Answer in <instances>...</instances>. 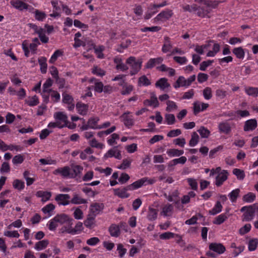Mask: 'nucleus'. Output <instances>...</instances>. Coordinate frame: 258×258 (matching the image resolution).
I'll return each mask as SVG.
<instances>
[{"label": "nucleus", "mask_w": 258, "mask_h": 258, "mask_svg": "<svg viewBox=\"0 0 258 258\" xmlns=\"http://www.w3.org/2000/svg\"><path fill=\"white\" fill-rule=\"evenodd\" d=\"M53 117L55 120V122H50L47 127L49 128H54L57 127L62 128L67 126L69 123L68 117L67 115L63 112H56L53 114Z\"/></svg>", "instance_id": "nucleus-1"}, {"label": "nucleus", "mask_w": 258, "mask_h": 258, "mask_svg": "<svg viewBox=\"0 0 258 258\" xmlns=\"http://www.w3.org/2000/svg\"><path fill=\"white\" fill-rule=\"evenodd\" d=\"M126 63L131 68L130 74L134 76L141 69L143 63L142 58H136L135 56H130L126 60Z\"/></svg>", "instance_id": "nucleus-2"}, {"label": "nucleus", "mask_w": 258, "mask_h": 258, "mask_svg": "<svg viewBox=\"0 0 258 258\" xmlns=\"http://www.w3.org/2000/svg\"><path fill=\"white\" fill-rule=\"evenodd\" d=\"M155 182L153 178L147 180V178H141L127 186V189L130 190H134L141 187L143 185L152 184Z\"/></svg>", "instance_id": "nucleus-3"}, {"label": "nucleus", "mask_w": 258, "mask_h": 258, "mask_svg": "<svg viewBox=\"0 0 258 258\" xmlns=\"http://www.w3.org/2000/svg\"><path fill=\"white\" fill-rule=\"evenodd\" d=\"M173 15V13L171 10L166 9L158 14L156 17L154 18V20L155 22H164L169 20L172 17Z\"/></svg>", "instance_id": "nucleus-4"}, {"label": "nucleus", "mask_w": 258, "mask_h": 258, "mask_svg": "<svg viewBox=\"0 0 258 258\" xmlns=\"http://www.w3.org/2000/svg\"><path fill=\"white\" fill-rule=\"evenodd\" d=\"M114 157L117 159H121V155L120 151L117 149L116 147H113L110 149L105 153L103 156V159L106 160L108 158Z\"/></svg>", "instance_id": "nucleus-5"}, {"label": "nucleus", "mask_w": 258, "mask_h": 258, "mask_svg": "<svg viewBox=\"0 0 258 258\" xmlns=\"http://www.w3.org/2000/svg\"><path fill=\"white\" fill-rule=\"evenodd\" d=\"M218 128L220 133L225 135L229 134L232 130L231 126L228 120L220 122L218 124Z\"/></svg>", "instance_id": "nucleus-6"}, {"label": "nucleus", "mask_w": 258, "mask_h": 258, "mask_svg": "<svg viewBox=\"0 0 258 258\" xmlns=\"http://www.w3.org/2000/svg\"><path fill=\"white\" fill-rule=\"evenodd\" d=\"M54 220L60 224L67 223L69 225H72L73 224V221H74L72 218H69L67 215L60 214L57 215L54 217Z\"/></svg>", "instance_id": "nucleus-7"}, {"label": "nucleus", "mask_w": 258, "mask_h": 258, "mask_svg": "<svg viewBox=\"0 0 258 258\" xmlns=\"http://www.w3.org/2000/svg\"><path fill=\"white\" fill-rule=\"evenodd\" d=\"M83 229V223L78 222L74 228H72V225H69L68 226H64L61 228L62 232H66L68 233L75 234L78 231H82Z\"/></svg>", "instance_id": "nucleus-8"}, {"label": "nucleus", "mask_w": 258, "mask_h": 258, "mask_svg": "<svg viewBox=\"0 0 258 258\" xmlns=\"http://www.w3.org/2000/svg\"><path fill=\"white\" fill-rule=\"evenodd\" d=\"M216 175V177H228L229 175V172L227 170H222L221 168L219 167L216 169H212L210 171V176Z\"/></svg>", "instance_id": "nucleus-9"}, {"label": "nucleus", "mask_w": 258, "mask_h": 258, "mask_svg": "<svg viewBox=\"0 0 258 258\" xmlns=\"http://www.w3.org/2000/svg\"><path fill=\"white\" fill-rule=\"evenodd\" d=\"M257 126V121L255 119H250L246 120L243 126V130L245 132L252 131Z\"/></svg>", "instance_id": "nucleus-10"}, {"label": "nucleus", "mask_w": 258, "mask_h": 258, "mask_svg": "<svg viewBox=\"0 0 258 258\" xmlns=\"http://www.w3.org/2000/svg\"><path fill=\"white\" fill-rule=\"evenodd\" d=\"M209 249L218 254H222L226 250L225 247L220 243H211L209 245Z\"/></svg>", "instance_id": "nucleus-11"}, {"label": "nucleus", "mask_w": 258, "mask_h": 258, "mask_svg": "<svg viewBox=\"0 0 258 258\" xmlns=\"http://www.w3.org/2000/svg\"><path fill=\"white\" fill-rule=\"evenodd\" d=\"M143 104L146 106H152L157 108L159 105V101L155 94L151 95L150 99H146L144 101Z\"/></svg>", "instance_id": "nucleus-12"}, {"label": "nucleus", "mask_w": 258, "mask_h": 258, "mask_svg": "<svg viewBox=\"0 0 258 258\" xmlns=\"http://www.w3.org/2000/svg\"><path fill=\"white\" fill-rule=\"evenodd\" d=\"M155 6H156V4H151L150 5L144 16V19L145 20L150 19L153 15L158 12L159 10L157 8L154 7Z\"/></svg>", "instance_id": "nucleus-13"}, {"label": "nucleus", "mask_w": 258, "mask_h": 258, "mask_svg": "<svg viewBox=\"0 0 258 258\" xmlns=\"http://www.w3.org/2000/svg\"><path fill=\"white\" fill-rule=\"evenodd\" d=\"M54 174H60L63 177H67L71 175V169L68 166H64L62 168H58L55 169L53 172Z\"/></svg>", "instance_id": "nucleus-14"}, {"label": "nucleus", "mask_w": 258, "mask_h": 258, "mask_svg": "<svg viewBox=\"0 0 258 258\" xmlns=\"http://www.w3.org/2000/svg\"><path fill=\"white\" fill-rule=\"evenodd\" d=\"M172 48V44L170 38L168 36L164 37V44L162 47V51L165 53L168 52H171Z\"/></svg>", "instance_id": "nucleus-15"}, {"label": "nucleus", "mask_w": 258, "mask_h": 258, "mask_svg": "<svg viewBox=\"0 0 258 258\" xmlns=\"http://www.w3.org/2000/svg\"><path fill=\"white\" fill-rule=\"evenodd\" d=\"M70 197L68 194H59L56 196L55 200L58 203L59 205H67L70 202L68 200Z\"/></svg>", "instance_id": "nucleus-16"}, {"label": "nucleus", "mask_w": 258, "mask_h": 258, "mask_svg": "<svg viewBox=\"0 0 258 258\" xmlns=\"http://www.w3.org/2000/svg\"><path fill=\"white\" fill-rule=\"evenodd\" d=\"M170 85L168 82V80L166 78H162L159 79L155 83V87L159 88L162 90H164L166 88L170 87Z\"/></svg>", "instance_id": "nucleus-17"}, {"label": "nucleus", "mask_w": 258, "mask_h": 258, "mask_svg": "<svg viewBox=\"0 0 258 258\" xmlns=\"http://www.w3.org/2000/svg\"><path fill=\"white\" fill-rule=\"evenodd\" d=\"M130 113V112L124 113L121 117L123 118V122L125 126L130 128L134 124V119L128 116L127 114Z\"/></svg>", "instance_id": "nucleus-18"}, {"label": "nucleus", "mask_w": 258, "mask_h": 258, "mask_svg": "<svg viewBox=\"0 0 258 258\" xmlns=\"http://www.w3.org/2000/svg\"><path fill=\"white\" fill-rule=\"evenodd\" d=\"M11 4L14 8L20 11L27 10L29 7V5L22 2L21 0H16L15 2H11Z\"/></svg>", "instance_id": "nucleus-19"}, {"label": "nucleus", "mask_w": 258, "mask_h": 258, "mask_svg": "<svg viewBox=\"0 0 258 258\" xmlns=\"http://www.w3.org/2000/svg\"><path fill=\"white\" fill-rule=\"evenodd\" d=\"M93 48L94 50V52L97 55V57L99 59H103L104 58V55L103 51L105 50V47L103 45H99L96 46L94 43L92 44Z\"/></svg>", "instance_id": "nucleus-20"}, {"label": "nucleus", "mask_w": 258, "mask_h": 258, "mask_svg": "<svg viewBox=\"0 0 258 258\" xmlns=\"http://www.w3.org/2000/svg\"><path fill=\"white\" fill-rule=\"evenodd\" d=\"M88 105L82 102H78L76 104V108L78 113L82 115H86L88 111Z\"/></svg>", "instance_id": "nucleus-21"}, {"label": "nucleus", "mask_w": 258, "mask_h": 258, "mask_svg": "<svg viewBox=\"0 0 258 258\" xmlns=\"http://www.w3.org/2000/svg\"><path fill=\"white\" fill-rule=\"evenodd\" d=\"M104 208V205L103 204H99L94 203L91 205V211L93 214V215L96 216Z\"/></svg>", "instance_id": "nucleus-22"}, {"label": "nucleus", "mask_w": 258, "mask_h": 258, "mask_svg": "<svg viewBox=\"0 0 258 258\" xmlns=\"http://www.w3.org/2000/svg\"><path fill=\"white\" fill-rule=\"evenodd\" d=\"M108 231L112 237H117L120 234L119 227L116 224H111L109 227Z\"/></svg>", "instance_id": "nucleus-23"}, {"label": "nucleus", "mask_w": 258, "mask_h": 258, "mask_svg": "<svg viewBox=\"0 0 258 258\" xmlns=\"http://www.w3.org/2000/svg\"><path fill=\"white\" fill-rule=\"evenodd\" d=\"M211 11V9L207 8L204 5L203 6H199L197 12V15L200 17L204 18L207 16Z\"/></svg>", "instance_id": "nucleus-24"}, {"label": "nucleus", "mask_w": 258, "mask_h": 258, "mask_svg": "<svg viewBox=\"0 0 258 258\" xmlns=\"http://www.w3.org/2000/svg\"><path fill=\"white\" fill-rule=\"evenodd\" d=\"M232 53L238 59L242 60L244 58L245 51L242 47H235L232 50Z\"/></svg>", "instance_id": "nucleus-25"}, {"label": "nucleus", "mask_w": 258, "mask_h": 258, "mask_svg": "<svg viewBox=\"0 0 258 258\" xmlns=\"http://www.w3.org/2000/svg\"><path fill=\"white\" fill-rule=\"evenodd\" d=\"M36 196L38 197L41 198V201L44 203L48 201L50 199L51 197V193L49 191L39 190L36 192Z\"/></svg>", "instance_id": "nucleus-26"}, {"label": "nucleus", "mask_w": 258, "mask_h": 258, "mask_svg": "<svg viewBox=\"0 0 258 258\" xmlns=\"http://www.w3.org/2000/svg\"><path fill=\"white\" fill-rule=\"evenodd\" d=\"M47 59L45 57L41 56L38 58V63L40 67V71L42 74H45L47 72Z\"/></svg>", "instance_id": "nucleus-27"}, {"label": "nucleus", "mask_w": 258, "mask_h": 258, "mask_svg": "<svg viewBox=\"0 0 258 258\" xmlns=\"http://www.w3.org/2000/svg\"><path fill=\"white\" fill-rule=\"evenodd\" d=\"M151 84V81L146 75H143L139 78L138 81V86L139 87L148 86Z\"/></svg>", "instance_id": "nucleus-28"}, {"label": "nucleus", "mask_w": 258, "mask_h": 258, "mask_svg": "<svg viewBox=\"0 0 258 258\" xmlns=\"http://www.w3.org/2000/svg\"><path fill=\"white\" fill-rule=\"evenodd\" d=\"M186 84L185 78L183 76H179L173 86L175 89H177L181 87H187Z\"/></svg>", "instance_id": "nucleus-29"}, {"label": "nucleus", "mask_w": 258, "mask_h": 258, "mask_svg": "<svg viewBox=\"0 0 258 258\" xmlns=\"http://www.w3.org/2000/svg\"><path fill=\"white\" fill-rule=\"evenodd\" d=\"M166 153L170 157H178L183 154L184 151L182 150L177 149H170L167 150Z\"/></svg>", "instance_id": "nucleus-30"}, {"label": "nucleus", "mask_w": 258, "mask_h": 258, "mask_svg": "<svg viewBox=\"0 0 258 258\" xmlns=\"http://www.w3.org/2000/svg\"><path fill=\"white\" fill-rule=\"evenodd\" d=\"M71 169V174L72 176L74 175L75 177L79 175L80 173L82 172L83 168L82 166L79 165H71L70 167Z\"/></svg>", "instance_id": "nucleus-31"}, {"label": "nucleus", "mask_w": 258, "mask_h": 258, "mask_svg": "<svg viewBox=\"0 0 258 258\" xmlns=\"http://www.w3.org/2000/svg\"><path fill=\"white\" fill-rule=\"evenodd\" d=\"M255 212L251 206H249L247 208V210L244 214V219L245 221H248L252 219Z\"/></svg>", "instance_id": "nucleus-32"}, {"label": "nucleus", "mask_w": 258, "mask_h": 258, "mask_svg": "<svg viewBox=\"0 0 258 258\" xmlns=\"http://www.w3.org/2000/svg\"><path fill=\"white\" fill-rule=\"evenodd\" d=\"M70 203L73 204H86L87 203V201L82 198L79 195L75 194Z\"/></svg>", "instance_id": "nucleus-33"}, {"label": "nucleus", "mask_w": 258, "mask_h": 258, "mask_svg": "<svg viewBox=\"0 0 258 258\" xmlns=\"http://www.w3.org/2000/svg\"><path fill=\"white\" fill-rule=\"evenodd\" d=\"M158 210L149 207L147 215V218L150 221H154L157 219Z\"/></svg>", "instance_id": "nucleus-34"}, {"label": "nucleus", "mask_w": 258, "mask_h": 258, "mask_svg": "<svg viewBox=\"0 0 258 258\" xmlns=\"http://www.w3.org/2000/svg\"><path fill=\"white\" fill-rule=\"evenodd\" d=\"M99 121V118L98 117H93L90 118L88 122L89 123V125H90V128L91 129H99L98 125V122Z\"/></svg>", "instance_id": "nucleus-35"}, {"label": "nucleus", "mask_w": 258, "mask_h": 258, "mask_svg": "<svg viewBox=\"0 0 258 258\" xmlns=\"http://www.w3.org/2000/svg\"><path fill=\"white\" fill-rule=\"evenodd\" d=\"M173 210V206L171 204H167L163 207L161 214H163L164 216H169L171 214Z\"/></svg>", "instance_id": "nucleus-36"}, {"label": "nucleus", "mask_w": 258, "mask_h": 258, "mask_svg": "<svg viewBox=\"0 0 258 258\" xmlns=\"http://www.w3.org/2000/svg\"><path fill=\"white\" fill-rule=\"evenodd\" d=\"M25 103L29 106L32 107L38 105L39 103L38 97L34 95L32 97H29L28 99L25 100Z\"/></svg>", "instance_id": "nucleus-37"}, {"label": "nucleus", "mask_w": 258, "mask_h": 258, "mask_svg": "<svg viewBox=\"0 0 258 258\" xmlns=\"http://www.w3.org/2000/svg\"><path fill=\"white\" fill-rule=\"evenodd\" d=\"M95 217L93 215H89L87 219L84 221V225L89 228H92L95 224Z\"/></svg>", "instance_id": "nucleus-38"}, {"label": "nucleus", "mask_w": 258, "mask_h": 258, "mask_svg": "<svg viewBox=\"0 0 258 258\" xmlns=\"http://www.w3.org/2000/svg\"><path fill=\"white\" fill-rule=\"evenodd\" d=\"M48 244L49 241L48 240L39 241L36 243L35 245V248L37 250H41L45 248Z\"/></svg>", "instance_id": "nucleus-39"}, {"label": "nucleus", "mask_w": 258, "mask_h": 258, "mask_svg": "<svg viewBox=\"0 0 258 258\" xmlns=\"http://www.w3.org/2000/svg\"><path fill=\"white\" fill-rule=\"evenodd\" d=\"M34 14L35 19L39 21H43L46 17V15L44 12L37 9L35 10Z\"/></svg>", "instance_id": "nucleus-40"}, {"label": "nucleus", "mask_w": 258, "mask_h": 258, "mask_svg": "<svg viewBox=\"0 0 258 258\" xmlns=\"http://www.w3.org/2000/svg\"><path fill=\"white\" fill-rule=\"evenodd\" d=\"M92 73L98 77H103L105 75V71L98 66H94L92 69Z\"/></svg>", "instance_id": "nucleus-41"}, {"label": "nucleus", "mask_w": 258, "mask_h": 258, "mask_svg": "<svg viewBox=\"0 0 258 258\" xmlns=\"http://www.w3.org/2000/svg\"><path fill=\"white\" fill-rule=\"evenodd\" d=\"M167 107L166 110L168 112H171L177 109L178 107L175 102L171 100H167L166 102Z\"/></svg>", "instance_id": "nucleus-42"}, {"label": "nucleus", "mask_w": 258, "mask_h": 258, "mask_svg": "<svg viewBox=\"0 0 258 258\" xmlns=\"http://www.w3.org/2000/svg\"><path fill=\"white\" fill-rule=\"evenodd\" d=\"M52 80L50 78L47 79L43 85V93H47V94H49V88L52 86Z\"/></svg>", "instance_id": "nucleus-43"}, {"label": "nucleus", "mask_w": 258, "mask_h": 258, "mask_svg": "<svg viewBox=\"0 0 258 258\" xmlns=\"http://www.w3.org/2000/svg\"><path fill=\"white\" fill-rule=\"evenodd\" d=\"M127 189H128L127 188L126 189L123 188L122 189H114V194L121 198H127L129 196V194L126 192Z\"/></svg>", "instance_id": "nucleus-44"}, {"label": "nucleus", "mask_w": 258, "mask_h": 258, "mask_svg": "<svg viewBox=\"0 0 258 258\" xmlns=\"http://www.w3.org/2000/svg\"><path fill=\"white\" fill-rule=\"evenodd\" d=\"M63 54V51L60 49L55 50L51 55L49 62L50 63H53L57 59V58Z\"/></svg>", "instance_id": "nucleus-45"}, {"label": "nucleus", "mask_w": 258, "mask_h": 258, "mask_svg": "<svg viewBox=\"0 0 258 258\" xmlns=\"http://www.w3.org/2000/svg\"><path fill=\"white\" fill-rule=\"evenodd\" d=\"M246 93L253 97H257L258 95V88L249 87L245 89Z\"/></svg>", "instance_id": "nucleus-46"}, {"label": "nucleus", "mask_w": 258, "mask_h": 258, "mask_svg": "<svg viewBox=\"0 0 258 258\" xmlns=\"http://www.w3.org/2000/svg\"><path fill=\"white\" fill-rule=\"evenodd\" d=\"M199 136L196 133L194 132L191 135V138L189 142V145L190 147H195L199 142Z\"/></svg>", "instance_id": "nucleus-47"}, {"label": "nucleus", "mask_w": 258, "mask_h": 258, "mask_svg": "<svg viewBox=\"0 0 258 258\" xmlns=\"http://www.w3.org/2000/svg\"><path fill=\"white\" fill-rule=\"evenodd\" d=\"M198 132L203 138H207L210 135V131L203 126H201Z\"/></svg>", "instance_id": "nucleus-48"}, {"label": "nucleus", "mask_w": 258, "mask_h": 258, "mask_svg": "<svg viewBox=\"0 0 258 258\" xmlns=\"http://www.w3.org/2000/svg\"><path fill=\"white\" fill-rule=\"evenodd\" d=\"M161 29L160 26H152V27H145L141 28V31L142 32H146L147 31H150L152 32H158Z\"/></svg>", "instance_id": "nucleus-49"}, {"label": "nucleus", "mask_w": 258, "mask_h": 258, "mask_svg": "<svg viewBox=\"0 0 258 258\" xmlns=\"http://www.w3.org/2000/svg\"><path fill=\"white\" fill-rule=\"evenodd\" d=\"M222 209V206L219 201H217L214 208L209 211V213L211 215H215L220 213Z\"/></svg>", "instance_id": "nucleus-50"}, {"label": "nucleus", "mask_w": 258, "mask_h": 258, "mask_svg": "<svg viewBox=\"0 0 258 258\" xmlns=\"http://www.w3.org/2000/svg\"><path fill=\"white\" fill-rule=\"evenodd\" d=\"M49 93H51L50 96L54 102H58L59 101L60 96L57 91L53 90L52 89H49Z\"/></svg>", "instance_id": "nucleus-51"}, {"label": "nucleus", "mask_w": 258, "mask_h": 258, "mask_svg": "<svg viewBox=\"0 0 258 258\" xmlns=\"http://www.w3.org/2000/svg\"><path fill=\"white\" fill-rule=\"evenodd\" d=\"M39 162L40 164L43 165H52L56 163V161L55 160H53L50 158H41L39 159Z\"/></svg>", "instance_id": "nucleus-52"}, {"label": "nucleus", "mask_w": 258, "mask_h": 258, "mask_svg": "<svg viewBox=\"0 0 258 258\" xmlns=\"http://www.w3.org/2000/svg\"><path fill=\"white\" fill-rule=\"evenodd\" d=\"M134 87L132 85H125L123 86L121 94L123 95H129L133 90Z\"/></svg>", "instance_id": "nucleus-53"}, {"label": "nucleus", "mask_w": 258, "mask_h": 258, "mask_svg": "<svg viewBox=\"0 0 258 258\" xmlns=\"http://www.w3.org/2000/svg\"><path fill=\"white\" fill-rule=\"evenodd\" d=\"M255 195L252 192H248L243 197V200L247 203H251L255 199Z\"/></svg>", "instance_id": "nucleus-54"}, {"label": "nucleus", "mask_w": 258, "mask_h": 258, "mask_svg": "<svg viewBox=\"0 0 258 258\" xmlns=\"http://www.w3.org/2000/svg\"><path fill=\"white\" fill-rule=\"evenodd\" d=\"M165 119L168 125H172L175 122V117L173 114H166Z\"/></svg>", "instance_id": "nucleus-55"}, {"label": "nucleus", "mask_w": 258, "mask_h": 258, "mask_svg": "<svg viewBox=\"0 0 258 258\" xmlns=\"http://www.w3.org/2000/svg\"><path fill=\"white\" fill-rule=\"evenodd\" d=\"M173 60L177 63L183 65L186 64L188 60L185 56H175L173 57Z\"/></svg>", "instance_id": "nucleus-56"}, {"label": "nucleus", "mask_w": 258, "mask_h": 258, "mask_svg": "<svg viewBox=\"0 0 258 258\" xmlns=\"http://www.w3.org/2000/svg\"><path fill=\"white\" fill-rule=\"evenodd\" d=\"M258 244L257 239H252L249 240L248 243V249L249 251H253L256 249Z\"/></svg>", "instance_id": "nucleus-57"}, {"label": "nucleus", "mask_w": 258, "mask_h": 258, "mask_svg": "<svg viewBox=\"0 0 258 258\" xmlns=\"http://www.w3.org/2000/svg\"><path fill=\"white\" fill-rule=\"evenodd\" d=\"M227 219V217L225 214H221L216 218L213 223L215 224L220 225L223 223Z\"/></svg>", "instance_id": "nucleus-58"}, {"label": "nucleus", "mask_w": 258, "mask_h": 258, "mask_svg": "<svg viewBox=\"0 0 258 258\" xmlns=\"http://www.w3.org/2000/svg\"><path fill=\"white\" fill-rule=\"evenodd\" d=\"M212 89L210 87H206L203 90V96L205 99L209 100L212 97Z\"/></svg>", "instance_id": "nucleus-59"}, {"label": "nucleus", "mask_w": 258, "mask_h": 258, "mask_svg": "<svg viewBox=\"0 0 258 258\" xmlns=\"http://www.w3.org/2000/svg\"><path fill=\"white\" fill-rule=\"evenodd\" d=\"M214 62L213 60H208L203 61L200 64V70L202 71H205L209 66H211Z\"/></svg>", "instance_id": "nucleus-60"}, {"label": "nucleus", "mask_w": 258, "mask_h": 258, "mask_svg": "<svg viewBox=\"0 0 258 258\" xmlns=\"http://www.w3.org/2000/svg\"><path fill=\"white\" fill-rule=\"evenodd\" d=\"M13 186L18 190L23 189L25 186L24 182L19 179H16L13 182Z\"/></svg>", "instance_id": "nucleus-61"}, {"label": "nucleus", "mask_w": 258, "mask_h": 258, "mask_svg": "<svg viewBox=\"0 0 258 258\" xmlns=\"http://www.w3.org/2000/svg\"><path fill=\"white\" fill-rule=\"evenodd\" d=\"M55 209V206L52 204H49L44 207L42 209V211L44 214H49L50 215V212H52Z\"/></svg>", "instance_id": "nucleus-62"}, {"label": "nucleus", "mask_w": 258, "mask_h": 258, "mask_svg": "<svg viewBox=\"0 0 258 258\" xmlns=\"http://www.w3.org/2000/svg\"><path fill=\"white\" fill-rule=\"evenodd\" d=\"M240 190L239 189H236L232 190L229 195V197L232 202L236 201V199L239 196Z\"/></svg>", "instance_id": "nucleus-63"}, {"label": "nucleus", "mask_w": 258, "mask_h": 258, "mask_svg": "<svg viewBox=\"0 0 258 258\" xmlns=\"http://www.w3.org/2000/svg\"><path fill=\"white\" fill-rule=\"evenodd\" d=\"M24 160V157L21 155V154H19L15 156L13 159H12V162L14 164L17 165L21 164Z\"/></svg>", "instance_id": "nucleus-64"}]
</instances>
